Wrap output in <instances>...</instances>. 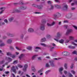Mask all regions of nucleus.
Returning a JSON list of instances; mask_svg holds the SVG:
<instances>
[{"label": "nucleus", "mask_w": 77, "mask_h": 77, "mask_svg": "<svg viewBox=\"0 0 77 77\" xmlns=\"http://www.w3.org/2000/svg\"><path fill=\"white\" fill-rule=\"evenodd\" d=\"M60 14L59 13H57L53 15V17L54 19L56 20V18H58L60 17Z\"/></svg>", "instance_id": "f257e3e1"}, {"label": "nucleus", "mask_w": 77, "mask_h": 77, "mask_svg": "<svg viewBox=\"0 0 77 77\" xmlns=\"http://www.w3.org/2000/svg\"><path fill=\"white\" fill-rule=\"evenodd\" d=\"M57 36H55V38H56L57 39H60L61 36H62V34L60 33L59 32H58L57 34Z\"/></svg>", "instance_id": "f03ea898"}, {"label": "nucleus", "mask_w": 77, "mask_h": 77, "mask_svg": "<svg viewBox=\"0 0 77 77\" xmlns=\"http://www.w3.org/2000/svg\"><path fill=\"white\" fill-rule=\"evenodd\" d=\"M40 29L42 30H45V25L43 23L41 24L40 26Z\"/></svg>", "instance_id": "7ed1b4c3"}, {"label": "nucleus", "mask_w": 77, "mask_h": 77, "mask_svg": "<svg viewBox=\"0 0 77 77\" xmlns=\"http://www.w3.org/2000/svg\"><path fill=\"white\" fill-rule=\"evenodd\" d=\"M63 7L62 9L63 11H66L68 9V6L66 4H63Z\"/></svg>", "instance_id": "20e7f679"}, {"label": "nucleus", "mask_w": 77, "mask_h": 77, "mask_svg": "<svg viewBox=\"0 0 77 77\" xmlns=\"http://www.w3.org/2000/svg\"><path fill=\"white\" fill-rule=\"evenodd\" d=\"M54 39L56 41L59 42L61 43V44H63V42H64V40H63V39H61L60 41H59L58 39H56V38H54Z\"/></svg>", "instance_id": "39448f33"}, {"label": "nucleus", "mask_w": 77, "mask_h": 77, "mask_svg": "<svg viewBox=\"0 0 77 77\" xmlns=\"http://www.w3.org/2000/svg\"><path fill=\"white\" fill-rule=\"evenodd\" d=\"M72 32V29H68L66 33V35H68L70 33H71Z\"/></svg>", "instance_id": "423d86ee"}, {"label": "nucleus", "mask_w": 77, "mask_h": 77, "mask_svg": "<svg viewBox=\"0 0 77 77\" xmlns=\"http://www.w3.org/2000/svg\"><path fill=\"white\" fill-rule=\"evenodd\" d=\"M11 70L14 72L15 74H16V69H15V66H13L11 67Z\"/></svg>", "instance_id": "0eeeda50"}, {"label": "nucleus", "mask_w": 77, "mask_h": 77, "mask_svg": "<svg viewBox=\"0 0 77 77\" xmlns=\"http://www.w3.org/2000/svg\"><path fill=\"white\" fill-rule=\"evenodd\" d=\"M72 17V13H69L66 16L67 18H71Z\"/></svg>", "instance_id": "6e6552de"}, {"label": "nucleus", "mask_w": 77, "mask_h": 77, "mask_svg": "<svg viewBox=\"0 0 77 77\" xmlns=\"http://www.w3.org/2000/svg\"><path fill=\"white\" fill-rule=\"evenodd\" d=\"M26 9H27V7L24 6H21L19 8L20 10H26Z\"/></svg>", "instance_id": "1a4fd4ad"}, {"label": "nucleus", "mask_w": 77, "mask_h": 77, "mask_svg": "<svg viewBox=\"0 0 77 77\" xmlns=\"http://www.w3.org/2000/svg\"><path fill=\"white\" fill-rule=\"evenodd\" d=\"M62 54L63 55L65 56H68V55H69V53L66 51L63 52L62 53Z\"/></svg>", "instance_id": "9d476101"}, {"label": "nucleus", "mask_w": 77, "mask_h": 77, "mask_svg": "<svg viewBox=\"0 0 77 77\" xmlns=\"http://www.w3.org/2000/svg\"><path fill=\"white\" fill-rule=\"evenodd\" d=\"M27 67H28V65H27V64H25L24 65V68L23 69V70L25 72L26 71V69Z\"/></svg>", "instance_id": "9b49d317"}, {"label": "nucleus", "mask_w": 77, "mask_h": 77, "mask_svg": "<svg viewBox=\"0 0 77 77\" xmlns=\"http://www.w3.org/2000/svg\"><path fill=\"white\" fill-rule=\"evenodd\" d=\"M49 62L51 63V66H55V64L54 63L53 61H49Z\"/></svg>", "instance_id": "f8f14e48"}, {"label": "nucleus", "mask_w": 77, "mask_h": 77, "mask_svg": "<svg viewBox=\"0 0 77 77\" xmlns=\"http://www.w3.org/2000/svg\"><path fill=\"white\" fill-rule=\"evenodd\" d=\"M5 60H7L8 62H11L12 61V59L9 57H6Z\"/></svg>", "instance_id": "ddd939ff"}, {"label": "nucleus", "mask_w": 77, "mask_h": 77, "mask_svg": "<svg viewBox=\"0 0 77 77\" xmlns=\"http://www.w3.org/2000/svg\"><path fill=\"white\" fill-rule=\"evenodd\" d=\"M41 48L39 47H36L35 48V51H36V52H38V50H40L41 49Z\"/></svg>", "instance_id": "4468645a"}, {"label": "nucleus", "mask_w": 77, "mask_h": 77, "mask_svg": "<svg viewBox=\"0 0 77 77\" xmlns=\"http://www.w3.org/2000/svg\"><path fill=\"white\" fill-rule=\"evenodd\" d=\"M37 8L39 9H41L42 8H43V5H37Z\"/></svg>", "instance_id": "2eb2a0df"}, {"label": "nucleus", "mask_w": 77, "mask_h": 77, "mask_svg": "<svg viewBox=\"0 0 77 77\" xmlns=\"http://www.w3.org/2000/svg\"><path fill=\"white\" fill-rule=\"evenodd\" d=\"M55 7L57 8V9H61V5H55Z\"/></svg>", "instance_id": "dca6fc26"}, {"label": "nucleus", "mask_w": 77, "mask_h": 77, "mask_svg": "<svg viewBox=\"0 0 77 77\" xmlns=\"http://www.w3.org/2000/svg\"><path fill=\"white\" fill-rule=\"evenodd\" d=\"M28 32H34V30L32 28H29L28 29Z\"/></svg>", "instance_id": "f3484780"}, {"label": "nucleus", "mask_w": 77, "mask_h": 77, "mask_svg": "<svg viewBox=\"0 0 77 77\" xmlns=\"http://www.w3.org/2000/svg\"><path fill=\"white\" fill-rule=\"evenodd\" d=\"M41 45H43V46H44V47H51L50 46L47 45H45V44L43 43H41Z\"/></svg>", "instance_id": "a211bd4d"}, {"label": "nucleus", "mask_w": 77, "mask_h": 77, "mask_svg": "<svg viewBox=\"0 0 77 77\" xmlns=\"http://www.w3.org/2000/svg\"><path fill=\"white\" fill-rule=\"evenodd\" d=\"M63 70V67H61L59 69V71L61 74H62V72Z\"/></svg>", "instance_id": "6ab92c4d"}, {"label": "nucleus", "mask_w": 77, "mask_h": 77, "mask_svg": "<svg viewBox=\"0 0 77 77\" xmlns=\"http://www.w3.org/2000/svg\"><path fill=\"white\" fill-rule=\"evenodd\" d=\"M12 41L11 39H8L7 41V42L8 44H11L12 43Z\"/></svg>", "instance_id": "aec40b11"}, {"label": "nucleus", "mask_w": 77, "mask_h": 77, "mask_svg": "<svg viewBox=\"0 0 77 77\" xmlns=\"http://www.w3.org/2000/svg\"><path fill=\"white\" fill-rule=\"evenodd\" d=\"M69 38L70 40H74V37L72 36H69Z\"/></svg>", "instance_id": "412c9836"}, {"label": "nucleus", "mask_w": 77, "mask_h": 77, "mask_svg": "<svg viewBox=\"0 0 77 77\" xmlns=\"http://www.w3.org/2000/svg\"><path fill=\"white\" fill-rule=\"evenodd\" d=\"M72 54H76V55H77V51H74L72 53Z\"/></svg>", "instance_id": "4be33fe9"}, {"label": "nucleus", "mask_w": 77, "mask_h": 77, "mask_svg": "<svg viewBox=\"0 0 77 77\" xmlns=\"http://www.w3.org/2000/svg\"><path fill=\"white\" fill-rule=\"evenodd\" d=\"M14 18L13 17H11L9 19V20L10 22H12V21L14 20Z\"/></svg>", "instance_id": "5701e85b"}, {"label": "nucleus", "mask_w": 77, "mask_h": 77, "mask_svg": "<svg viewBox=\"0 0 77 77\" xmlns=\"http://www.w3.org/2000/svg\"><path fill=\"white\" fill-rule=\"evenodd\" d=\"M24 56V54H21L20 55V56L19 57V58L20 60H21V58H22V57H23Z\"/></svg>", "instance_id": "b1692460"}, {"label": "nucleus", "mask_w": 77, "mask_h": 77, "mask_svg": "<svg viewBox=\"0 0 77 77\" xmlns=\"http://www.w3.org/2000/svg\"><path fill=\"white\" fill-rule=\"evenodd\" d=\"M41 42H45V41H46V38H42L41 39Z\"/></svg>", "instance_id": "393cba45"}, {"label": "nucleus", "mask_w": 77, "mask_h": 77, "mask_svg": "<svg viewBox=\"0 0 77 77\" xmlns=\"http://www.w3.org/2000/svg\"><path fill=\"white\" fill-rule=\"evenodd\" d=\"M32 69L33 72H35L36 71V69L35 68V67L34 66H32Z\"/></svg>", "instance_id": "a878e982"}, {"label": "nucleus", "mask_w": 77, "mask_h": 77, "mask_svg": "<svg viewBox=\"0 0 77 77\" xmlns=\"http://www.w3.org/2000/svg\"><path fill=\"white\" fill-rule=\"evenodd\" d=\"M7 35L8 36H10V37H13V36H14V35L10 33H7Z\"/></svg>", "instance_id": "bb28decb"}, {"label": "nucleus", "mask_w": 77, "mask_h": 77, "mask_svg": "<svg viewBox=\"0 0 77 77\" xmlns=\"http://www.w3.org/2000/svg\"><path fill=\"white\" fill-rule=\"evenodd\" d=\"M37 56H38V55H33L32 57V60H34V59H35Z\"/></svg>", "instance_id": "cd10ccee"}, {"label": "nucleus", "mask_w": 77, "mask_h": 77, "mask_svg": "<svg viewBox=\"0 0 77 77\" xmlns=\"http://www.w3.org/2000/svg\"><path fill=\"white\" fill-rule=\"evenodd\" d=\"M68 48H70L71 49H74L75 48V47L74 46H68Z\"/></svg>", "instance_id": "c85d7f7f"}, {"label": "nucleus", "mask_w": 77, "mask_h": 77, "mask_svg": "<svg viewBox=\"0 0 77 77\" xmlns=\"http://www.w3.org/2000/svg\"><path fill=\"white\" fill-rule=\"evenodd\" d=\"M32 7H34V8H37L38 7V5L35 4H33L32 5Z\"/></svg>", "instance_id": "c756f323"}, {"label": "nucleus", "mask_w": 77, "mask_h": 77, "mask_svg": "<svg viewBox=\"0 0 77 77\" xmlns=\"http://www.w3.org/2000/svg\"><path fill=\"white\" fill-rule=\"evenodd\" d=\"M54 9V6L53 5H51V8H49L50 10H53Z\"/></svg>", "instance_id": "7c9ffc66"}, {"label": "nucleus", "mask_w": 77, "mask_h": 77, "mask_svg": "<svg viewBox=\"0 0 77 77\" xmlns=\"http://www.w3.org/2000/svg\"><path fill=\"white\" fill-rule=\"evenodd\" d=\"M19 4H20V5H24V2L23 1H20L19 2Z\"/></svg>", "instance_id": "2f4dec72"}, {"label": "nucleus", "mask_w": 77, "mask_h": 77, "mask_svg": "<svg viewBox=\"0 0 77 77\" xmlns=\"http://www.w3.org/2000/svg\"><path fill=\"white\" fill-rule=\"evenodd\" d=\"M63 23H68L69 21L68 20H64L63 21Z\"/></svg>", "instance_id": "473e14b6"}, {"label": "nucleus", "mask_w": 77, "mask_h": 77, "mask_svg": "<svg viewBox=\"0 0 77 77\" xmlns=\"http://www.w3.org/2000/svg\"><path fill=\"white\" fill-rule=\"evenodd\" d=\"M7 56H10L11 57L12 55V54H11V53L9 52H7Z\"/></svg>", "instance_id": "72a5a7b5"}, {"label": "nucleus", "mask_w": 77, "mask_h": 77, "mask_svg": "<svg viewBox=\"0 0 77 77\" xmlns=\"http://www.w3.org/2000/svg\"><path fill=\"white\" fill-rule=\"evenodd\" d=\"M32 47L29 46L27 48V50H32Z\"/></svg>", "instance_id": "f704fd0d"}, {"label": "nucleus", "mask_w": 77, "mask_h": 77, "mask_svg": "<svg viewBox=\"0 0 77 77\" xmlns=\"http://www.w3.org/2000/svg\"><path fill=\"white\" fill-rule=\"evenodd\" d=\"M10 57H12L13 59H14V58H15V57H16V56L15 55L12 54Z\"/></svg>", "instance_id": "c9c22d12"}, {"label": "nucleus", "mask_w": 77, "mask_h": 77, "mask_svg": "<svg viewBox=\"0 0 77 77\" xmlns=\"http://www.w3.org/2000/svg\"><path fill=\"white\" fill-rule=\"evenodd\" d=\"M42 23H46V20H42Z\"/></svg>", "instance_id": "e433bc0d"}, {"label": "nucleus", "mask_w": 77, "mask_h": 77, "mask_svg": "<svg viewBox=\"0 0 77 77\" xmlns=\"http://www.w3.org/2000/svg\"><path fill=\"white\" fill-rule=\"evenodd\" d=\"M42 71H43V69H41L40 70H38V73H41V72H42Z\"/></svg>", "instance_id": "4c0bfd02"}, {"label": "nucleus", "mask_w": 77, "mask_h": 77, "mask_svg": "<svg viewBox=\"0 0 77 77\" xmlns=\"http://www.w3.org/2000/svg\"><path fill=\"white\" fill-rule=\"evenodd\" d=\"M18 63V60L14 61L13 63V64H17Z\"/></svg>", "instance_id": "58836bf2"}, {"label": "nucleus", "mask_w": 77, "mask_h": 77, "mask_svg": "<svg viewBox=\"0 0 77 77\" xmlns=\"http://www.w3.org/2000/svg\"><path fill=\"white\" fill-rule=\"evenodd\" d=\"M67 63H65L64 64V67L65 69H67Z\"/></svg>", "instance_id": "ea45409f"}, {"label": "nucleus", "mask_w": 77, "mask_h": 77, "mask_svg": "<svg viewBox=\"0 0 77 77\" xmlns=\"http://www.w3.org/2000/svg\"><path fill=\"white\" fill-rule=\"evenodd\" d=\"M74 67V65L73 64H72L70 66V68L71 69H73V68Z\"/></svg>", "instance_id": "a19ab883"}, {"label": "nucleus", "mask_w": 77, "mask_h": 77, "mask_svg": "<svg viewBox=\"0 0 77 77\" xmlns=\"http://www.w3.org/2000/svg\"><path fill=\"white\" fill-rule=\"evenodd\" d=\"M47 26L48 27H51V24H50L48 23H47Z\"/></svg>", "instance_id": "79ce46f5"}, {"label": "nucleus", "mask_w": 77, "mask_h": 77, "mask_svg": "<svg viewBox=\"0 0 77 77\" xmlns=\"http://www.w3.org/2000/svg\"><path fill=\"white\" fill-rule=\"evenodd\" d=\"M72 44H73V45H74L75 46H77V44L74 43L73 42H71Z\"/></svg>", "instance_id": "37998d69"}, {"label": "nucleus", "mask_w": 77, "mask_h": 77, "mask_svg": "<svg viewBox=\"0 0 77 77\" xmlns=\"http://www.w3.org/2000/svg\"><path fill=\"white\" fill-rule=\"evenodd\" d=\"M71 72L72 74H73L74 75L75 74V72L74 71V70H72L71 71Z\"/></svg>", "instance_id": "c03bdc74"}, {"label": "nucleus", "mask_w": 77, "mask_h": 77, "mask_svg": "<svg viewBox=\"0 0 77 77\" xmlns=\"http://www.w3.org/2000/svg\"><path fill=\"white\" fill-rule=\"evenodd\" d=\"M72 27H74V29H75V30H77V26H75V25H73L72 26Z\"/></svg>", "instance_id": "a18cd8bd"}, {"label": "nucleus", "mask_w": 77, "mask_h": 77, "mask_svg": "<svg viewBox=\"0 0 77 77\" xmlns=\"http://www.w3.org/2000/svg\"><path fill=\"white\" fill-rule=\"evenodd\" d=\"M5 43H3L0 44V47H3V46H5Z\"/></svg>", "instance_id": "49530a36"}, {"label": "nucleus", "mask_w": 77, "mask_h": 77, "mask_svg": "<svg viewBox=\"0 0 77 77\" xmlns=\"http://www.w3.org/2000/svg\"><path fill=\"white\" fill-rule=\"evenodd\" d=\"M50 72V70L47 71L45 72V74H48V73H49V72Z\"/></svg>", "instance_id": "de8ad7c7"}, {"label": "nucleus", "mask_w": 77, "mask_h": 77, "mask_svg": "<svg viewBox=\"0 0 77 77\" xmlns=\"http://www.w3.org/2000/svg\"><path fill=\"white\" fill-rule=\"evenodd\" d=\"M4 21L5 22V23H8V20L5 19L4 20Z\"/></svg>", "instance_id": "09e8293b"}, {"label": "nucleus", "mask_w": 77, "mask_h": 77, "mask_svg": "<svg viewBox=\"0 0 77 77\" xmlns=\"http://www.w3.org/2000/svg\"><path fill=\"white\" fill-rule=\"evenodd\" d=\"M17 66H18V67H19V68H23V66L20 65V64H18L17 65Z\"/></svg>", "instance_id": "8fccbe9b"}, {"label": "nucleus", "mask_w": 77, "mask_h": 77, "mask_svg": "<svg viewBox=\"0 0 77 77\" xmlns=\"http://www.w3.org/2000/svg\"><path fill=\"white\" fill-rule=\"evenodd\" d=\"M51 26H54L55 24V22H53L51 24Z\"/></svg>", "instance_id": "3c124183"}, {"label": "nucleus", "mask_w": 77, "mask_h": 77, "mask_svg": "<svg viewBox=\"0 0 77 77\" xmlns=\"http://www.w3.org/2000/svg\"><path fill=\"white\" fill-rule=\"evenodd\" d=\"M46 66L48 67V68L50 67V65L48 64V63H47L46 64Z\"/></svg>", "instance_id": "603ef678"}, {"label": "nucleus", "mask_w": 77, "mask_h": 77, "mask_svg": "<svg viewBox=\"0 0 77 77\" xmlns=\"http://www.w3.org/2000/svg\"><path fill=\"white\" fill-rule=\"evenodd\" d=\"M5 22H2L1 23V26H3V25H5Z\"/></svg>", "instance_id": "864d4df0"}, {"label": "nucleus", "mask_w": 77, "mask_h": 77, "mask_svg": "<svg viewBox=\"0 0 77 77\" xmlns=\"http://www.w3.org/2000/svg\"><path fill=\"white\" fill-rule=\"evenodd\" d=\"M75 4H76V5H77V1H76L75 3H72L71 4V5L72 6H73V5H74L75 4Z\"/></svg>", "instance_id": "5fc2aeb1"}, {"label": "nucleus", "mask_w": 77, "mask_h": 77, "mask_svg": "<svg viewBox=\"0 0 77 77\" xmlns=\"http://www.w3.org/2000/svg\"><path fill=\"white\" fill-rule=\"evenodd\" d=\"M14 11L15 12H20V11H19V10H18L17 9L14 10Z\"/></svg>", "instance_id": "6e6d98bb"}, {"label": "nucleus", "mask_w": 77, "mask_h": 77, "mask_svg": "<svg viewBox=\"0 0 77 77\" xmlns=\"http://www.w3.org/2000/svg\"><path fill=\"white\" fill-rule=\"evenodd\" d=\"M64 28H65V29H67V28H68V25H64Z\"/></svg>", "instance_id": "4d7b16f0"}, {"label": "nucleus", "mask_w": 77, "mask_h": 77, "mask_svg": "<svg viewBox=\"0 0 77 77\" xmlns=\"http://www.w3.org/2000/svg\"><path fill=\"white\" fill-rule=\"evenodd\" d=\"M55 2L57 3H60V1L59 0H55Z\"/></svg>", "instance_id": "13d9d810"}, {"label": "nucleus", "mask_w": 77, "mask_h": 77, "mask_svg": "<svg viewBox=\"0 0 77 77\" xmlns=\"http://www.w3.org/2000/svg\"><path fill=\"white\" fill-rule=\"evenodd\" d=\"M51 37V36H50V35H46V37L47 38H50Z\"/></svg>", "instance_id": "bf43d9fd"}, {"label": "nucleus", "mask_w": 77, "mask_h": 77, "mask_svg": "<svg viewBox=\"0 0 77 77\" xmlns=\"http://www.w3.org/2000/svg\"><path fill=\"white\" fill-rule=\"evenodd\" d=\"M67 72L66 71V70H64V73L65 74V75H66V74H67Z\"/></svg>", "instance_id": "052dcab7"}, {"label": "nucleus", "mask_w": 77, "mask_h": 77, "mask_svg": "<svg viewBox=\"0 0 77 77\" xmlns=\"http://www.w3.org/2000/svg\"><path fill=\"white\" fill-rule=\"evenodd\" d=\"M4 62H5V60H2V61H1L0 62V63H4Z\"/></svg>", "instance_id": "680f3d73"}, {"label": "nucleus", "mask_w": 77, "mask_h": 77, "mask_svg": "<svg viewBox=\"0 0 77 77\" xmlns=\"http://www.w3.org/2000/svg\"><path fill=\"white\" fill-rule=\"evenodd\" d=\"M48 5H51V1H49L48 2Z\"/></svg>", "instance_id": "e2e57ef3"}, {"label": "nucleus", "mask_w": 77, "mask_h": 77, "mask_svg": "<svg viewBox=\"0 0 77 77\" xmlns=\"http://www.w3.org/2000/svg\"><path fill=\"white\" fill-rule=\"evenodd\" d=\"M10 49H11V50H14V48L12 46H10Z\"/></svg>", "instance_id": "0e129e2a"}, {"label": "nucleus", "mask_w": 77, "mask_h": 77, "mask_svg": "<svg viewBox=\"0 0 77 77\" xmlns=\"http://www.w3.org/2000/svg\"><path fill=\"white\" fill-rule=\"evenodd\" d=\"M23 37H24V35L22 34V35H21V39H23Z\"/></svg>", "instance_id": "69168bd1"}, {"label": "nucleus", "mask_w": 77, "mask_h": 77, "mask_svg": "<svg viewBox=\"0 0 77 77\" xmlns=\"http://www.w3.org/2000/svg\"><path fill=\"white\" fill-rule=\"evenodd\" d=\"M62 23V22H59L58 23V25H61V23Z\"/></svg>", "instance_id": "338daca9"}, {"label": "nucleus", "mask_w": 77, "mask_h": 77, "mask_svg": "<svg viewBox=\"0 0 77 77\" xmlns=\"http://www.w3.org/2000/svg\"><path fill=\"white\" fill-rule=\"evenodd\" d=\"M69 42V40H66V41L65 42L66 43H68Z\"/></svg>", "instance_id": "774afa93"}]
</instances>
